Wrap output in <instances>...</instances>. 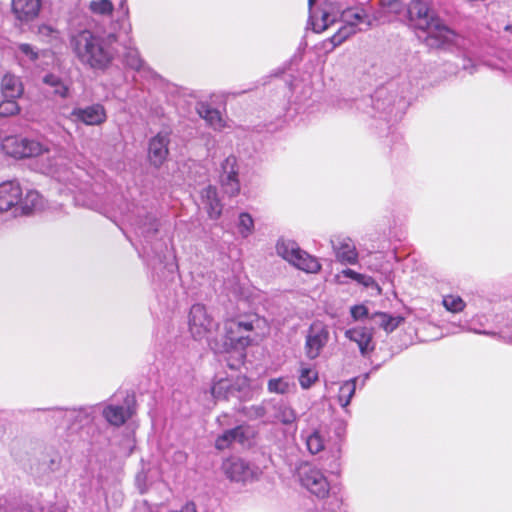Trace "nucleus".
<instances>
[{
    "mask_svg": "<svg viewBox=\"0 0 512 512\" xmlns=\"http://www.w3.org/2000/svg\"><path fill=\"white\" fill-rule=\"evenodd\" d=\"M201 205L211 219H218L222 213V204L215 187L208 185L201 191Z\"/></svg>",
    "mask_w": 512,
    "mask_h": 512,
    "instance_id": "obj_21",
    "label": "nucleus"
},
{
    "mask_svg": "<svg viewBox=\"0 0 512 512\" xmlns=\"http://www.w3.org/2000/svg\"><path fill=\"white\" fill-rule=\"evenodd\" d=\"M75 121L86 125H101L107 119L106 110L101 104H93L84 108H75L71 113Z\"/></svg>",
    "mask_w": 512,
    "mask_h": 512,
    "instance_id": "obj_15",
    "label": "nucleus"
},
{
    "mask_svg": "<svg viewBox=\"0 0 512 512\" xmlns=\"http://www.w3.org/2000/svg\"><path fill=\"white\" fill-rule=\"evenodd\" d=\"M478 333H480V334H485V335H489V336H497V333H495V332H489V331H479Z\"/></svg>",
    "mask_w": 512,
    "mask_h": 512,
    "instance_id": "obj_48",
    "label": "nucleus"
},
{
    "mask_svg": "<svg viewBox=\"0 0 512 512\" xmlns=\"http://www.w3.org/2000/svg\"><path fill=\"white\" fill-rule=\"evenodd\" d=\"M350 312L354 320H360L369 316L368 309L364 305H355L351 308Z\"/></svg>",
    "mask_w": 512,
    "mask_h": 512,
    "instance_id": "obj_43",
    "label": "nucleus"
},
{
    "mask_svg": "<svg viewBox=\"0 0 512 512\" xmlns=\"http://www.w3.org/2000/svg\"><path fill=\"white\" fill-rule=\"evenodd\" d=\"M330 339L328 326L321 321H314L306 331L304 352L308 359L314 360L321 355Z\"/></svg>",
    "mask_w": 512,
    "mask_h": 512,
    "instance_id": "obj_10",
    "label": "nucleus"
},
{
    "mask_svg": "<svg viewBox=\"0 0 512 512\" xmlns=\"http://www.w3.org/2000/svg\"><path fill=\"white\" fill-rule=\"evenodd\" d=\"M340 277H341L340 274L336 275V278H337L338 281H340Z\"/></svg>",
    "mask_w": 512,
    "mask_h": 512,
    "instance_id": "obj_55",
    "label": "nucleus"
},
{
    "mask_svg": "<svg viewBox=\"0 0 512 512\" xmlns=\"http://www.w3.org/2000/svg\"><path fill=\"white\" fill-rule=\"evenodd\" d=\"M115 34L100 35L84 29L70 38V47L77 60L93 71H105L118 54Z\"/></svg>",
    "mask_w": 512,
    "mask_h": 512,
    "instance_id": "obj_2",
    "label": "nucleus"
},
{
    "mask_svg": "<svg viewBox=\"0 0 512 512\" xmlns=\"http://www.w3.org/2000/svg\"><path fill=\"white\" fill-rule=\"evenodd\" d=\"M409 0H388L387 3L383 4L385 13H391L395 16H407V7Z\"/></svg>",
    "mask_w": 512,
    "mask_h": 512,
    "instance_id": "obj_38",
    "label": "nucleus"
},
{
    "mask_svg": "<svg viewBox=\"0 0 512 512\" xmlns=\"http://www.w3.org/2000/svg\"><path fill=\"white\" fill-rule=\"evenodd\" d=\"M442 304L447 311L452 313H460L466 307L465 301L460 296L454 294L444 295Z\"/></svg>",
    "mask_w": 512,
    "mask_h": 512,
    "instance_id": "obj_34",
    "label": "nucleus"
},
{
    "mask_svg": "<svg viewBox=\"0 0 512 512\" xmlns=\"http://www.w3.org/2000/svg\"><path fill=\"white\" fill-rule=\"evenodd\" d=\"M224 342H210V348L215 353H228L235 351L239 353L241 359L244 357V350L250 346L253 339L249 334H246L233 317L227 318L224 321Z\"/></svg>",
    "mask_w": 512,
    "mask_h": 512,
    "instance_id": "obj_5",
    "label": "nucleus"
},
{
    "mask_svg": "<svg viewBox=\"0 0 512 512\" xmlns=\"http://www.w3.org/2000/svg\"><path fill=\"white\" fill-rule=\"evenodd\" d=\"M368 378H369V374L367 373V374L364 375V380L363 381L367 380Z\"/></svg>",
    "mask_w": 512,
    "mask_h": 512,
    "instance_id": "obj_52",
    "label": "nucleus"
},
{
    "mask_svg": "<svg viewBox=\"0 0 512 512\" xmlns=\"http://www.w3.org/2000/svg\"><path fill=\"white\" fill-rule=\"evenodd\" d=\"M60 466V459L59 458H54V459H51L50 461V465H49V468L51 471H56Z\"/></svg>",
    "mask_w": 512,
    "mask_h": 512,
    "instance_id": "obj_46",
    "label": "nucleus"
},
{
    "mask_svg": "<svg viewBox=\"0 0 512 512\" xmlns=\"http://www.w3.org/2000/svg\"><path fill=\"white\" fill-rule=\"evenodd\" d=\"M356 381H357V378H354V379L344 382L340 386L337 398H338V403L340 404V406L342 408H347V406L350 404V401L355 394Z\"/></svg>",
    "mask_w": 512,
    "mask_h": 512,
    "instance_id": "obj_32",
    "label": "nucleus"
},
{
    "mask_svg": "<svg viewBox=\"0 0 512 512\" xmlns=\"http://www.w3.org/2000/svg\"><path fill=\"white\" fill-rule=\"evenodd\" d=\"M103 416L110 424L120 426L131 416V410L129 407L109 405L103 410Z\"/></svg>",
    "mask_w": 512,
    "mask_h": 512,
    "instance_id": "obj_28",
    "label": "nucleus"
},
{
    "mask_svg": "<svg viewBox=\"0 0 512 512\" xmlns=\"http://www.w3.org/2000/svg\"><path fill=\"white\" fill-rule=\"evenodd\" d=\"M298 479L303 488L318 498L328 495L330 485L324 472L308 463L302 464L298 469Z\"/></svg>",
    "mask_w": 512,
    "mask_h": 512,
    "instance_id": "obj_7",
    "label": "nucleus"
},
{
    "mask_svg": "<svg viewBox=\"0 0 512 512\" xmlns=\"http://www.w3.org/2000/svg\"><path fill=\"white\" fill-rule=\"evenodd\" d=\"M276 252L281 258L306 273H318L321 269L318 258L302 250L294 240L280 238L276 243Z\"/></svg>",
    "mask_w": 512,
    "mask_h": 512,
    "instance_id": "obj_4",
    "label": "nucleus"
},
{
    "mask_svg": "<svg viewBox=\"0 0 512 512\" xmlns=\"http://www.w3.org/2000/svg\"><path fill=\"white\" fill-rule=\"evenodd\" d=\"M370 319L387 333L393 332L401 323L404 322V318L402 316H393L383 312L374 313L370 316Z\"/></svg>",
    "mask_w": 512,
    "mask_h": 512,
    "instance_id": "obj_29",
    "label": "nucleus"
},
{
    "mask_svg": "<svg viewBox=\"0 0 512 512\" xmlns=\"http://www.w3.org/2000/svg\"><path fill=\"white\" fill-rule=\"evenodd\" d=\"M233 318L237 322V325L241 327V329L246 334H249L250 332L254 331L255 328H257L260 323V319L255 314L238 315Z\"/></svg>",
    "mask_w": 512,
    "mask_h": 512,
    "instance_id": "obj_36",
    "label": "nucleus"
},
{
    "mask_svg": "<svg viewBox=\"0 0 512 512\" xmlns=\"http://www.w3.org/2000/svg\"><path fill=\"white\" fill-rule=\"evenodd\" d=\"M345 337L358 345L362 356H368L375 348L373 333L366 327H353L345 331Z\"/></svg>",
    "mask_w": 512,
    "mask_h": 512,
    "instance_id": "obj_18",
    "label": "nucleus"
},
{
    "mask_svg": "<svg viewBox=\"0 0 512 512\" xmlns=\"http://www.w3.org/2000/svg\"><path fill=\"white\" fill-rule=\"evenodd\" d=\"M341 21L343 22V25L328 40L332 44L331 49L339 46L347 38L355 34L357 26L365 23V15L361 9L349 8L342 12Z\"/></svg>",
    "mask_w": 512,
    "mask_h": 512,
    "instance_id": "obj_11",
    "label": "nucleus"
},
{
    "mask_svg": "<svg viewBox=\"0 0 512 512\" xmlns=\"http://www.w3.org/2000/svg\"><path fill=\"white\" fill-rule=\"evenodd\" d=\"M344 277L350 278L357 283H360L366 287L371 286L374 283V279L370 276L358 273L352 269H345L341 272Z\"/></svg>",
    "mask_w": 512,
    "mask_h": 512,
    "instance_id": "obj_42",
    "label": "nucleus"
},
{
    "mask_svg": "<svg viewBox=\"0 0 512 512\" xmlns=\"http://www.w3.org/2000/svg\"><path fill=\"white\" fill-rule=\"evenodd\" d=\"M268 404H269V401L263 403L260 406L253 407L252 410H253L254 416L258 417V418L266 417L267 421L269 422V414L271 412V407L268 406Z\"/></svg>",
    "mask_w": 512,
    "mask_h": 512,
    "instance_id": "obj_44",
    "label": "nucleus"
},
{
    "mask_svg": "<svg viewBox=\"0 0 512 512\" xmlns=\"http://www.w3.org/2000/svg\"><path fill=\"white\" fill-rule=\"evenodd\" d=\"M170 143V134L166 131L159 132L152 137L148 145V158L150 163L155 166H161L168 157Z\"/></svg>",
    "mask_w": 512,
    "mask_h": 512,
    "instance_id": "obj_13",
    "label": "nucleus"
},
{
    "mask_svg": "<svg viewBox=\"0 0 512 512\" xmlns=\"http://www.w3.org/2000/svg\"><path fill=\"white\" fill-rule=\"evenodd\" d=\"M21 200V186L16 181H6L0 184V213L14 209Z\"/></svg>",
    "mask_w": 512,
    "mask_h": 512,
    "instance_id": "obj_16",
    "label": "nucleus"
},
{
    "mask_svg": "<svg viewBox=\"0 0 512 512\" xmlns=\"http://www.w3.org/2000/svg\"><path fill=\"white\" fill-rule=\"evenodd\" d=\"M125 2H126L125 0H123V1L121 2V8H124V6H125Z\"/></svg>",
    "mask_w": 512,
    "mask_h": 512,
    "instance_id": "obj_53",
    "label": "nucleus"
},
{
    "mask_svg": "<svg viewBox=\"0 0 512 512\" xmlns=\"http://www.w3.org/2000/svg\"><path fill=\"white\" fill-rule=\"evenodd\" d=\"M336 259L342 264L355 265L359 254L353 240L347 236H338L331 240Z\"/></svg>",
    "mask_w": 512,
    "mask_h": 512,
    "instance_id": "obj_14",
    "label": "nucleus"
},
{
    "mask_svg": "<svg viewBox=\"0 0 512 512\" xmlns=\"http://www.w3.org/2000/svg\"><path fill=\"white\" fill-rule=\"evenodd\" d=\"M142 478H144L143 473H139V474L137 475V477H136V481H137V483H138L139 485H140V481L142 480Z\"/></svg>",
    "mask_w": 512,
    "mask_h": 512,
    "instance_id": "obj_49",
    "label": "nucleus"
},
{
    "mask_svg": "<svg viewBox=\"0 0 512 512\" xmlns=\"http://www.w3.org/2000/svg\"><path fill=\"white\" fill-rule=\"evenodd\" d=\"M1 91L4 98H18L23 93V86L18 77L5 74L1 82Z\"/></svg>",
    "mask_w": 512,
    "mask_h": 512,
    "instance_id": "obj_27",
    "label": "nucleus"
},
{
    "mask_svg": "<svg viewBox=\"0 0 512 512\" xmlns=\"http://www.w3.org/2000/svg\"><path fill=\"white\" fill-rule=\"evenodd\" d=\"M211 394L215 399L246 400L250 397L251 390L249 380L245 376H238L234 381L230 379H219L211 387Z\"/></svg>",
    "mask_w": 512,
    "mask_h": 512,
    "instance_id": "obj_8",
    "label": "nucleus"
},
{
    "mask_svg": "<svg viewBox=\"0 0 512 512\" xmlns=\"http://www.w3.org/2000/svg\"><path fill=\"white\" fill-rule=\"evenodd\" d=\"M300 437L312 455L319 454L326 447V438L321 428L304 429L301 431Z\"/></svg>",
    "mask_w": 512,
    "mask_h": 512,
    "instance_id": "obj_20",
    "label": "nucleus"
},
{
    "mask_svg": "<svg viewBox=\"0 0 512 512\" xmlns=\"http://www.w3.org/2000/svg\"><path fill=\"white\" fill-rule=\"evenodd\" d=\"M407 17L415 28L425 31L429 37L438 39L441 43L453 39L450 30L422 0H409Z\"/></svg>",
    "mask_w": 512,
    "mask_h": 512,
    "instance_id": "obj_3",
    "label": "nucleus"
},
{
    "mask_svg": "<svg viewBox=\"0 0 512 512\" xmlns=\"http://www.w3.org/2000/svg\"><path fill=\"white\" fill-rule=\"evenodd\" d=\"M39 32L41 34H47L48 35V34H52L54 31L52 30L51 27L44 25V26L39 28Z\"/></svg>",
    "mask_w": 512,
    "mask_h": 512,
    "instance_id": "obj_47",
    "label": "nucleus"
},
{
    "mask_svg": "<svg viewBox=\"0 0 512 512\" xmlns=\"http://www.w3.org/2000/svg\"><path fill=\"white\" fill-rule=\"evenodd\" d=\"M20 111V107L16 102V98H4L0 103V116L9 117L16 115Z\"/></svg>",
    "mask_w": 512,
    "mask_h": 512,
    "instance_id": "obj_40",
    "label": "nucleus"
},
{
    "mask_svg": "<svg viewBox=\"0 0 512 512\" xmlns=\"http://www.w3.org/2000/svg\"><path fill=\"white\" fill-rule=\"evenodd\" d=\"M41 0H12V12L20 22L28 23L37 18Z\"/></svg>",
    "mask_w": 512,
    "mask_h": 512,
    "instance_id": "obj_19",
    "label": "nucleus"
},
{
    "mask_svg": "<svg viewBox=\"0 0 512 512\" xmlns=\"http://www.w3.org/2000/svg\"><path fill=\"white\" fill-rule=\"evenodd\" d=\"M3 151L14 158L41 157L39 171L55 178L66 186L68 192H74L77 187V177L74 172L64 165L60 156H44L49 153L48 147L40 141L20 136H8L2 141Z\"/></svg>",
    "mask_w": 512,
    "mask_h": 512,
    "instance_id": "obj_1",
    "label": "nucleus"
},
{
    "mask_svg": "<svg viewBox=\"0 0 512 512\" xmlns=\"http://www.w3.org/2000/svg\"><path fill=\"white\" fill-rule=\"evenodd\" d=\"M41 207L42 197L37 191L28 190L23 196V191L21 190V200L17 204L16 214L19 212L21 214H29L34 210L40 209Z\"/></svg>",
    "mask_w": 512,
    "mask_h": 512,
    "instance_id": "obj_23",
    "label": "nucleus"
},
{
    "mask_svg": "<svg viewBox=\"0 0 512 512\" xmlns=\"http://www.w3.org/2000/svg\"><path fill=\"white\" fill-rule=\"evenodd\" d=\"M135 229L144 237L155 234L158 231L157 219L155 216L149 214L145 217L144 221L141 220L139 223H137Z\"/></svg>",
    "mask_w": 512,
    "mask_h": 512,
    "instance_id": "obj_35",
    "label": "nucleus"
},
{
    "mask_svg": "<svg viewBox=\"0 0 512 512\" xmlns=\"http://www.w3.org/2000/svg\"><path fill=\"white\" fill-rule=\"evenodd\" d=\"M189 331L195 340L206 339L208 344L216 342L210 336L218 328V322L203 304H194L188 316Z\"/></svg>",
    "mask_w": 512,
    "mask_h": 512,
    "instance_id": "obj_6",
    "label": "nucleus"
},
{
    "mask_svg": "<svg viewBox=\"0 0 512 512\" xmlns=\"http://www.w3.org/2000/svg\"><path fill=\"white\" fill-rule=\"evenodd\" d=\"M124 63L127 67L145 75L152 74L151 69L141 58L139 51L134 47H128L124 53Z\"/></svg>",
    "mask_w": 512,
    "mask_h": 512,
    "instance_id": "obj_26",
    "label": "nucleus"
},
{
    "mask_svg": "<svg viewBox=\"0 0 512 512\" xmlns=\"http://www.w3.org/2000/svg\"><path fill=\"white\" fill-rule=\"evenodd\" d=\"M313 2H314V0H309V5L312 6Z\"/></svg>",
    "mask_w": 512,
    "mask_h": 512,
    "instance_id": "obj_54",
    "label": "nucleus"
},
{
    "mask_svg": "<svg viewBox=\"0 0 512 512\" xmlns=\"http://www.w3.org/2000/svg\"><path fill=\"white\" fill-rule=\"evenodd\" d=\"M463 67H464V69L469 70V72H470V73H472V72H473V70H472V69H470L467 65H464Z\"/></svg>",
    "mask_w": 512,
    "mask_h": 512,
    "instance_id": "obj_51",
    "label": "nucleus"
},
{
    "mask_svg": "<svg viewBox=\"0 0 512 512\" xmlns=\"http://www.w3.org/2000/svg\"><path fill=\"white\" fill-rule=\"evenodd\" d=\"M197 112L199 116L203 118L214 130L221 131L228 127V124L222 117L221 113L208 104H199L197 107Z\"/></svg>",
    "mask_w": 512,
    "mask_h": 512,
    "instance_id": "obj_22",
    "label": "nucleus"
},
{
    "mask_svg": "<svg viewBox=\"0 0 512 512\" xmlns=\"http://www.w3.org/2000/svg\"><path fill=\"white\" fill-rule=\"evenodd\" d=\"M310 22L313 31L320 33L326 30L330 26V24L334 22V19L331 18V15L329 13L323 12L320 20H316L315 17L311 15Z\"/></svg>",
    "mask_w": 512,
    "mask_h": 512,
    "instance_id": "obj_41",
    "label": "nucleus"
},
{
    "mask_svg": "<svg viewBox=\"0 0 512 512\" xmlns=\"http://www.w3.org/2000/svg\"><path fill=\"white\" fill-rule=\"evenodd\" d=\"M89 8L94 14L108 16L114 7L110 0H92Z\"/></svg>",
    "mask_w": 512,
    "mask_h": 512,
    "instance_id": "obj_39",
    "label": "nucleus"
},
{
    "mask_svg": "<svg viewBox=\"0 0 512 512\" xmlns=\"http://www.w3.org/2000/svg\"><path fill=\"white\" fill-rule=\"evenodd\" d=\"M43 83L50 88V92L53 95L62 99L68 98L70 92L69 83L59 75L48 73L43 77Z\"/></svg>",
    "mask_w": 512,
    "mask_h": 512,
    "instance_id": "obj_24",
    "label": "nucleus"
},
{
    "mask_svg": "<svg viewBox=\"0 0 512 512\" xmlns=\"http://www.w3.org/2000/svg\"><path fill=\"white\" fill-rule=\"evenodd\" d=\"M58 413L63 415L66 421L73 422L72 427L76 422H79L81 426L87 425L91 422V417L85 409L60 410Z\"/></svg>",
    "mask_w": 512,
    "mask_h": 512,
    "instance_id": "obj_33",
    "label": "nucleus"
},
{
    "mask_svg": "<svg viewBox=\"0 0 512 512\" xmlns=\"http://www.w3.org/2000/svg\"><path fill=\"white\" fill-rule=\"evenodd\" d=\"M295 383L293 379L289 376H281L277 378L269 379L267 383V390L270 393L275 394H288L295 389Z\"/></svg>",
    "mask_w": 512,
    "mask_h": 512,
    "instance_id": "obj_30",
    "label": "nucleus"
},
{
    "mask_svg": "<svg viewBox=\"0 0 512 512\" xmlns=\"http://www.w3.org/2000/svg\"><path fill=\"white\" fill-rule=\"evenodd\" d=\"M268 406L271 407V412L269 414L270 423L291 425L298 419V415L294 408L283 400L269 401Z\"/></svg>",
    "mask_w": 512,
    "mask_h": 512,
    "instance_id": "obj_17",
    "label": "nucleus"
},
{
    "mask_svg": "<svg viewBox=\"0 0 512 512\" xmlns=\"http://www.w3.org/2000/svg\"><path fill=\"white\" fill-rule=\"evenodd\" d=\"M298 380L303 389H308L318 380V371L309 364L301 363Z\"/></svg>",
    "mask_w": 512,
    "mask_h": 512,
    "instance_id": "obj_31",
    "label": "nucleus"
},
{
    "mask_svg": "<svg viewBox=\"0 0 512 512\" xmlns=\"http://www.w3.org/2000/svg\"><path fill=\"white\" fill-rule=\"evenodd\" d=\"M245 439L244 428L242 426H237L219 435L215 441V447L218 450H224L233 442L244 443Z\"/></svg>",
    "mask_w": 512,
    "mask_h": 512,
    "instance_id": "obj_25",
    "label": "nucleus"
},
{
    "mask_svg": "<svg viewBox=\"0 0 512 512\" xmlns=\"http://www.w3.org/2000/svg\"><path fill=\"white\" fill-rule=\"evenodd\" d=\"M19 51L25 55L29 60L34 61L37 59L38 54L34 51L33 47L29 44H20L18 46Z\"/></svg>",
    "mask_w": 512,
    "mask_h": 512,
    "instance_id": "obj_45",
    "label": "nucleus"
},
{
    "mask_svg": "<svg viewBox=\"0 0 512 512\" xmlns=\"http://www.w3.org/2000/svg\"><path fill=\"white\" fill-rule=\"evenodd\" d=\"M238 231L243 238H247L254 231V220L249 213L243 212L238 218Z\"/></svg>",
    "mask_w": 512,
    "mask_h": 512,
    "instance_id": "obj_37",
    "label": "nucleus"
},
{
    "mask_svg": "<svg viewBox=\"0 0 512 512\" xmlns=\"http://www.w3.org/2000/svg\"><path fill=\"white\" fill-rule=\"evenodd\" d=\"M504 30L512 34V24L506 25Z\"/></svg>",
    "mask_w": 512,
    "mask_h": 512,
    "instance_id": "obj_50",
    "label": "nucleus"
},
{
    "mask_svg": "<svg viewBox=\"0 0 512 512\" xmlns=\"http://www.w3.org/2000/svg\"><path fill=\"white\" fill-rule=\"evenodd\" d=\"M220 182L226 194L236 196L240 192L238 165L235 156H228L221 164Z\"/></svg>",
    "mask_w": 512,
    "mask_h": 512,
    "instance_id": "obj_12",
    "label": "nucleus"
},
{
    "mask_svg": "<svg viewBox=\"0 0 512 512\" xmlns=\"http://www.w3.org/2000/svg\"><path fill=\"white\" fill-rule=\"evenodd\" d=\"M221 468L230 481L238 483L251 482L261 473L256 465L235 456L225 459Z\"/></svg>",
    "mask_w": 512,
    "mask_h": 512,
    "instance_id": "obj_9",
    "label": "nucleus"
}]
</instances>
